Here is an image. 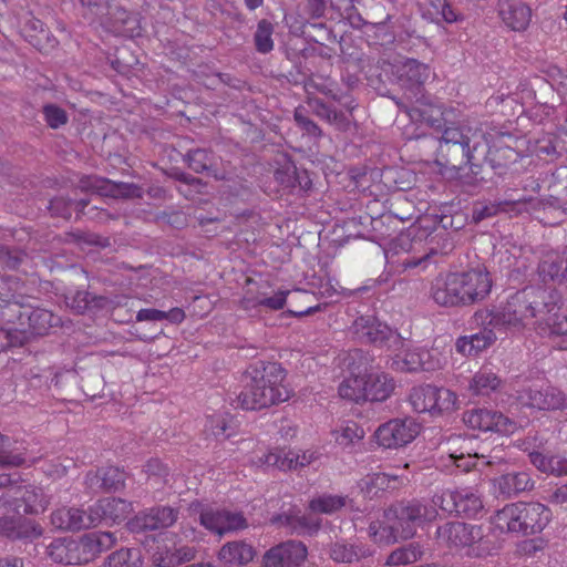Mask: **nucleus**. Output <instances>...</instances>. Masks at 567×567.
I'll return each mask as SVG.
<instances>
[{
    "mask_svg": "<svg viewBox=\"0 0 567 567\" xmlns=\"http://www.w3.org/2000/svg\"><path fill=\"white\" fill-rule=\"evenodd\" d=\"M289 293V290H278L272 296H268L260 286L256 289L249 287L240 299V308L247 312L256 313L259 312L261 307L278 311L285 308Z\"/></svg>",
    "mask_w": 567,
    "mask_h": 567,
    "instance_id": "20",
    "label": "nucleus"
},
{
    "mask_svg": "<svg viewBox=\"0 0 567 567\" xmlns=\"http://www.w3.org/2000/svg\"><path fill=\"white\" fill-rule=\"evenodd\" d=\"M534 484V481L527 472L507 473L496 480L499 493L506 496L530 491Z\"/></svg>",
    "mask_w": 567,
    "mask_h": 567,
    "instance_id": "37",
    "label": "nucleus"
},
{
    "mask_svg": "<svg viewBox=\"0 0 567 567\" xmlns=\"http://www.w3.org/2000/svg\"><path fill=\"white\" fill-rule=\"evenodd\" d=\"M126 473L116 466H106L96 472H89L85 476V484L89 488H102L105 491H117L125 484Z\"/></svg>",
    "mask_w": 567,
    "mask_h": 567,
    "instance_id": "26",
    "label": "nucleus"
},
{
    "mask_svg": "<svg viewBox=\"0 0 567 567\" xmlns=\"http://www.w3.org/2000/svg\"><path fill=\"white\" fill-rule=\"evenodd\" d=\"M436 534L450 548L468 558H486L494 550V544L482 525L450 522L440 526Z\"/></svg>",
    "mask_w": 567,
    "mask_h": 567,
    "instance_id": "5",
    "label": "nucleus"
},
{
    "mask_svg": "<svg viewBox=\"0 0 567 567\" xmlns=\"http://www.w3.org/2000/svg\"><path fill=\"white\" fill-rule=\"evenodd\" d=\"M527 203V199H518L514 202H499L498 204L484 205L482 207H475L473 212V218L475 221H481L485 218L495 216L501 210H507V207L515 203Z\"/></svg>",
    "mask_w": 567,
    "mask_h": 567,
    "instance_id": "60",
    "label": "nucleus"
},
{
    "mask_svg": "<svg viewBox=\"0 0 567 567\" xmlns=\"http://www.w3.org/2000/svg\"><path fill=\"white\" fill-rule=\"evenodd\" d=\"M520 513L525 519V535L540 533L551 519L550 509L540 503L520 502Z\"/></svg>",
    "mask_w": 567,
    "mask_h": 567,
    "instance_id": "30",
    "label": "nucleus"
},
{
    "mask_svg": "<svg viewBox=\"0 0 567 567\" xmlns=\"http://www.w3.org/2000/svg\"><path fill=\"white\" fill-rule=\"evenodd\" d=\"M274 31L275 27L269 20L261 19L258 21L254 33V44L258 53L267 54L274 50Z\"/></svg>",
    "mask_w": 567,
    "mask_h": 567,
    "instance_id": "49",
    "label": "nucleus"
},
{
    "mask_svg": "<svg viewBox=\"0 0 567 567\" xmlns=\"http://www.w3.org/2000/svg\"><path fill=\"white\" fill-rule=\"evenodd\" d=\"M287 374L279 362H251L241 377L237 406L244 411H261L287 402L293 395V390L286 382Z\"/></svg>",
    "mask_w": 567,
    "mask_h": 567,
    "instance_id": "1",
    "label": "nucleus"
},
{
    "mask_svg": "<svg viewBox=\"0 0 567 567\" xmlns=\"http://www.w3.org/2000/svg\"><path fill=\"white\" fill-rule=\"evenodd\" d=\"M128 14L130 12L124 8L113 7L111 4L109 12L104 17H100L97 21L107 31L114 33L115 35H120V29H124V23L126 22Z\"/></svg>",
    "mask_w": 567,
    "mask_h": 567,
    "instance_id": "53",
    "label": "nucleus"
},
{
    "mask_svg": "<svg viewBox=\"0 0 567 567\" xmlns=\"http://www.w3.org/2000/svg\"><path fill=\"white\" fill-rule=\"evenodd\" d=\"M400 346L399 352L392 359L391 367L394 370L402 372H414L419 370H431L433 365L429 363L425 357H429V352L423 348L410 349L403 341L402 344H392V347Z\"/></svg>",
    "mask_w": 567,
    "mask_h": 567,
    "instance_id": "24",
    "label": "nucleus"
},
{
    "mask_svg": "<svg viewBox=\"0 0 567 567\" xmlns=\"http://www.w3.org/2000/svg\"><path fill=\"white\" fill-rule=\"evenodd\" d=\"M408 402L415 413H427L432 417L449 415L457 409V395L453 391L432 384L413 386Z\"/></svg>",
    "mask_w": 567,
    "mask_h": 567,
    "instance_id": "6",
    "label": "nucleus"
},
{
    "mask_svg": "<svg viewBox=\"0 0 567 567\" xmlns=\"http://www.w3.org/2000/svg\"><path fill=\"white\" fill-rule=\"evenodd\" d=\"M395 389L394 379L384 372H370L367 374L365 401L384 402Z\"/></svg>",
    "mask_w": 567,
    "mask_h": 567,
    "instance_id": "31",
    "label": "nucleus"
},
{
    "mask_svg": "<svg viewBox=\"0 0 567 567\" xmlns=\"http://www.w3.org/2000/svg\"><path fill=\"white\" fill-rule=\"evenodd\" d=\"M329 555L336 563L352 564L362 557L369 556L370 553L354 545L337 542L331 545Z\"/></svg>",
    "mask_w": 567,
    "mask_h": 567,
    "instance_id": "46",
    "label": "nucleus"
},
{
    "mask_svg": "<svg viewBox=\"0 0 567 567\" xmlns=\"http://www.w3.org/2000/svg\"><path fill=\"white\" fill-rule=\"evenodd\" d=\"M308 106L318 117L336 125L339 130H344L350 123L348 115L343 111H338L333 104L326 103L320 99L310 100Z\"/></svg>",
    "mask_w": 567,
    "mask_h": 567,
    "instance_id": "41",
    "label": "nucleus"
},
{
    "mask_svg": "<svg viewBox=\"0 0 567 567\" xmlns=\"http://www.w3.org/2000/svg\"><path fill=\"white\" fill-rule=\"evenodd\" d=\"M334 443L343 451L353 452L365 436L364 429L355 421H344L331 431Z\"/></svg>",
    "mask_w": 567,
    "mask_h": 567,
    "instance_id": "28",
    "label": "nucleus"
},
{
    "mask_svg": "<svg viewBox=\"0 0 567 567\" xmlns=\"http://www.w3.org/2000/svg\"><path fill=\"white\" fill-rule=\"evenodd\" d=\"M396 516L395 525L391 527L382 526L379 522H372L369 525V534L377 544H392L398 538L408 539L414 536L415 526L423 522L435 519L437 511L419 501L409 502L394 509Z\"/></svg>",
    "mask_w": 567,
    "mask_h": 567,
    "instance_id": "4",
    "label": "nucleus"
},
{
    "mask_svg": "<svg viewBox=\"0 0 567 567\" xmlns=\"http://www.w3.org/2000/svg\"><path fill=\"white\" fill-rule=\"evenodd\" d=\"M439 142H497L504 136H509L496 126L488 123H480L476 120L453 122L444 125Z\"/></svg>",
    "mask_w": 567,
    "mask_h": 567,
    "instance_id": "8",
    "label": "nucleus"
},
{
    "mask_svg": "<svg viewBox=\"0 0 567 567\" xmlns=\"http://www.w3.org/2000/svg\"><path fill=\"white\" fill-rule=\"evenodd\" d=\"M285 163L275 171V179L285 188L297 187L298 169L292 161L282 156Z\"/></svg>",
    "mask_w": 567,
    "mask_h": 567,
    "instance_id": "55",
    "label": "nucleus"
},
{
    "mask_svg": "<svg viewBox=\"0 0 567 567\" xmlns=\"http://www.w3.org/2000/svg\"><path fill=\"white\" fill-rule=\"evenodd\" d=\"M199 522L207 530L219 537L248 527L243 513L226 508H204L200 512Z\"/></svg>",
    "mask_w": 567,
    "mask_h": 567,
    "instance_id": "13",
    "label": "nucleus"
},
{
    "mask_svg": "<svg viewBox=\"0 0 567 567\" xmlns=\"http://www.w3.org/2000/svg\"><path fill=\"white\" fill-rule=\"evenodd\" d=\"M518 400L523 405L539 411L567 410V396L547 383L527 386L520 391Z\"/></svg>",
    "mask_w": 567,
    "mask_h": 567,
    "instance_id": "12",
    "label": "nucleus"
},
{
    "mask_svg": "<svg viewBox=\"0 0 567 567\" xmlns=\"http://www.w3.org/2000/svg\"><path fill=\"white\" fill-rule=\"evenodd\" d=\"M368 373L352 371L339 385V395L343 399L362 402L365 401V386Z\"/></svg>",
    "mask_w": 567,
    "mask_h": 567,
    "instance_id": "43",
    "label": "nucleus"
},
{
    "mask_svg": "<svg viewBox=\"0 0 567 567\" xmlns=\"http://www.w3.org/2000/svg\"><path fill=\"white\" fill-rule=\"evenodd\" d=\"M538 275L544 282H567V249L546 254L538 265Z\"/></svg>",
    "mask_w": 567,
    "mask_h": 567,
    "instance_id": "25",
    "label": "nucleus"
},
{
    "mask_svg": "<svg viewBox=\"0 0 567 567\" xmlns=\"http://www.w3.org/2000/svg\"><path fill=\"white\" fill-rule=\"evenodd\" d=\"M297 125L305 131L309 136L319 137L321 130L319 126L308 116V111L305 107H297L293 114Z\"/></svg>",
    "mask_w": 567,
    "mask_h": 567,
    "instance_id": "62",
    "label": "nucleus"
},
{
    "mask_svg": "<svg viewBox=\"0 0 567 567\" xmlns=\"http://www.w3.org/2000/svg\"><path fill=\"white\" fill-rule=\"evenodd\" d=\"M178 518V511L169 506H157L137 514L127 522L131 532L154 530L171 527Z\"/></svg>",
    "mask_w": 567,
    "mask_h": 567,
    "instance_id": "19",
    "label": "nucleus"
},
{
    "mask_svg": "<svg viewBox=\"0 0 567 567\" xmlns=\"http://www.w3.org/2000/svg\"><path fill=\"white\" fill-rule=\"evenodd\" d=\"M256 555L254 547L244 540L228 542L218 551V560L227 566H245Z\"/></svg>",
    "mask_w": 567,
    "mask_h": 567,
    "instance_id": "29",
    "label": "nucleus"
},
{
    "mask_svg": "<svg viewBox=\"0 0 567 567\" xmlns=\"http://www.w3.org/2000/svg\"><path fill=\"white\" fill-rule=\"evenodd\" d=\"M493 278L484 267L450 271L431 286L433 301L444 308H465L484 301L492 291Z\"/></svg>",
    "mask_w": 567,
    "mask_h": 567,
    "instance_id": "2",
    "label": "nucleus"
},
{
    "mask_svg": "<svg viewBox=\"0 0 567 567\" xmlns=\"http://www.w3.org/2000/svg\"><path fill=\"white\" fill-rule=\"evenodd\" d=\"M520 514V502L505 505L491 518L493 526L502 533H519L522 523H517Z\"/></svg>",
    "mask_w": 567,
    "mask_h": 567,
    "instance_id": "38",
    "label": "nucleus"
},
{
    "mask_svg": "<svg viewBox=\"0 0 567 567\" xmlns=\"http://www.w3.org/2000/svg\"><path fill=\"white\" fill-rule=\"evenodd\" d=\"M484 509L482 496L474 487L458 488L457 514L466 517H477Z\"/></svg>",
    "mask_w": 567,
    "mask_h": 567,
    "instance_id": "42",
    "label": "nucleus"
},
{
    "mask_svg": "<svg viewBox=\"0 0 567 567\" xmlns=\"http://www.w3.org/2000/svg\"><path fill=\"white\" fill-rule=\"evenodd\" d=\"M302 34L313 43L323 44L324 41H337V35L324 22H311L307 20L302 24Z\"/></svg>",
    "mask_w": 567,
    "mask_h": 567,
    "instance_id": "52",
    "label": "nucleus"
},
{
    "mask_svg": "<svg viewBox=\"0 0 567 567\" xmlns=\"http://www.w3.org/2000/svg\"><path fill=\"white\" fill-rule=\"evenodd\" d=\"M81 187L102 196L113 198L141 197L142 189L133 184L113 183L106 178L87 176L81 179Z\"/></svg>",
    "mask_w": 567,
    "mask_h": 567,
    "instance_id": "21",
    "label": "nucleus"
},
{
    "mask_svg": "<svg viewBox=\"0 0 567 567\" xmlns=\"http://www.w3.org/2000/svg\"><path fill=\"white\" fill-rule=\"evenodd\" d=\"M92 508L93 515L97 516L96 526L103 520L114 524L121 523L125 520L134 509L131 502L117 497H104L99 499Z\"/></svg>",
    "mask_w": 567,
    "mask_h": 567,
    "instance_id": "23",
    "label": "nucleus"
},
{
    "mask_svg": "<svg viewBox=\"0 0 567 567\" xmlns=\"http://www.w3.org/2000/svg\"><path fill=\"white\" fill-rule=\"evenodd\" d=\"M544 305V292L534 287H526L512 295L504 305L487 311L476 312V317L492 328H505L520 330L530 324L537 326L534 321Z\"/></svg>",
    "mask_w": 567,
    "mask_h": 567,
    "instance_id": "3",
    "label": "nucleus"
},
{
    "mask_svg": "<svg viewBox=\"0 0 567 567\" xmlns=\"http://www.w3.org/2000/svg\"><path fill=\"white\" fill-rule=\"evenodd\" d=\"M347 504V496L323 494L309 502V509L318 514H333Z\"/></svg>",
    "mask_w": 567,
    "mask_h": 567,
    "instance_id": "51",
    "label": "nucleus"
},
{
    "mask_svg": "<svg viewBox=\"0 0 567 567\" xmlns=\"http://www.w3.org/2000/svg\"><path fill=\"white\" fill-rule=\"evenodd\" d=\"M406 477H400L398 475H391L388 473H372L365 475L358 483V486L364 497L373 498L379 495L380 492L396 488L402 485Z\"/></svg>",
    "mask_w": 567,
    "mask_h": 567,
    "instance_id": "27",
    "label": "nucleus"
},
{
    "mask_svg": "<svg viewBox=\"0 0 567 567\" xmlns=\"http://www.w3.org/2000/svg\"><path fill=\"white\" fill-rule=\"evenodd\" d=\"M307 555L308 549L301 542H284L265 553L261 567H299L307 559Z\"/></svg>",
    "mask_w": 567,
    "mask_h": 567,
    "instance_id": "16",
    "label": "nucleus"
},
{
    "mask_svg": "<svg viewBox=\"0 0 567 567\" xmlns=\"http://www.w3.org/2000/svg\"><path fill=\"white\" fill-rule=\"evenodd\" d=\"M143 558L138 548H121L110 554L104 567H141Z\"/></svg>",
    "mask_w": 567,
    "mask_h": 567,
    "instance_id": "47",
    "label": "nucleus"
},
{
    "mask_svg": "<svg viewBox=\"0 0 567 567\" xmlns=\"http://www.w3.org/2000/svg\"><path fill=\"white\" fill-rule=\"evenodd\" d=\"M497 11L502 21L513 31H524L532 18L530 8L520 0H498Z\"/></svg>",
    "mask_w": 567,
    "mask_h": 567,
    "instance_id": "22",
    "label": "nucleus"
},
{
    "mask_svg": "<svg viewBox=\"0 0 567 567\" xmlns=\"http://www.w3.org/2000/svg\"><path fill=\"white\" fill-rule=\"evenodd\" d=\"M532 464L543 473L555 476L567 475V458L556 455L546 456L539 452L529 454Z\"/></svg>",
    "mask_w": 567,
    "mask_h": 567,
    "instance_id": "45",
    "label": "nucleus"
},
{
    "mask_svg": "<svg viewBox=\"0 0 567 567\" xmlns=\"http://www.w3.org/2000/svg\"><path fill=\"white\" fill-rule=\"evenodd\" d=\"M179 186L177 190L186 198L193 199L195 193H202L200 188L204 186L202 181L197 177L188 176L186 174L178 175Z\"/></svg>",
    "mask_w": 567,
    "mask_h": 567,
    "instance_id": "63",
    "label": "nucleus"
},
{
    "mask_svg": "<svg viewBox=\"0 0 567 567\" xmlns=\"http://www.w3.org/2000/svg\"><path fill=\"white\" fill-rule=\"evenodd\" d=\"M391 69L409 101L426 103L424 84L431 73L427 64L415 59H406L400 65H391Z\"/></svg>",
    "mask_w": 567,
    "mask_h": 567,
    "instance_id": "9",
    "label": "nucleus"
},
{
    "mask_svg": "<svg viewBox=\"0 0 567 567\" xmlns=\"http://www.w3.org/2000/svg\"><path fill=\"white\" fill-rule=\"evenodd\" d=\"M494 328H484L477 333L462 336L456 340V351L463 355L473 357L489 348L495 341Z\"/></svg>",
    "mask_w": 567,
    "mask_h": 567,
    "instance_id": "32",
    "label": "nucleus"
},
{
    "mask_svg": "<svg viewBox=\"0 0 567 567\" xmlns=\"http://www.w3.org/2000/svg\"><path fill=\"white\" fill-rule=\"evenodd\" d=\"M422 429V423L413 416L394 417L380 424L373 439L380 447L398 450L412 443Z\"/></svg>",
    "mask_w": 567,
    "mask_h": 567,
    "instance_id": "7",
    "label": "nucleus"
},
{
    "mask_svg": "<svg viewBox=\"0 0 567 567\" xmlns=\"http://www.w3.org/2000/svg\"><path fill=\"white\" fill-rule=\"evenodd\" d=\"M463 421L473 430L489 431L503 435L513 434L517 427L516 423L503 413L488 409L466 411L463 415Z\"/></svg>",
    "mask_w": 567,
    "mask_h": 567,
    "instance_id": "14",
    "label": "nucleus"
},
{
    "mask_svg": "<svg viewBox=\"0 0 567 567\" xmlns=\"http://www.w3.org/2000/svg\"><path fill=\"white\" fill-rule=\"evenodd\" d=\"M358 4L364 11L365 23L369 29L388 32V22L391 20L390 12L386 11L385 4L378 0H359Z\"/></svg>",
    "mask_w": 567,
    "mask_h": 567,
    "instance_id": "36",
    "label": "nucleus"
},
{
    "mask_svg": "<svg viewBox=\"0 0 567 567\" xmlns=\"http://www.w3.org/2000/svg\"><path fill=\"white\" fill-rule=\"evenodd\" d=\"M535 329L539 334L557 338V346L560 350H567V317L563 313H550L545 322L539 321Z\"/></svg>",
    "mask_w": 567,
    "mask_h": 567,
    "instance_id": "33",
    "label": "nucleus"
},
{
    "mask_svg": "<svg viewBox=\"0 0 567 567\" xmlns=\"http://www.w3.org/2000/svg\"><path fill=\"white\" fill-rule=\"evenodd\" d=\"M502 380L488 367H482L472 378L470 390L475 395H489L499 389Z\"/></svg>",
    "mask_w": 567,
    "mask_h": 567,
    "instance_id": "44",
    "label": "nucleus"
},
{
    "mask_svg": "<svg viewBox=\"0 0 567 567\" xmlns=\"http://www.w3.org/2000/svg\"><path fill=\"white\" fill-rule=\"evenodd\" d=\"M48 557L62 565H79L75 538L60 537L53 539L47 547Z\"/></svg>",
    "mask_w": 567,
    "mask_h": 567,
    "instance_id": "35",
    "label": "nucleus"
},
{
    "mask_svg": "<svg viewBox=\"0 0 567 567\" xmlns=\"http://www.w3.org/2000/svg\"><path fill=\"white\" fill-rule=\"evenodd\" d=\"M377 90L380 95L390 97V91L385 86L383 89L378 87ZM391 99L401 111L408 114L411 121L425 124L436 132H441L444 125L449 123V115L451 113L443 112L440 107L430 105L429 97H426V103H420L421 106H408L399 97L391 96Z\"/></svg>",
    "mask_w": 567,
    "mask_h": 567,
    "instance_id": "15",
    "label": "nucleus"
},
{
    "mask_svg": "<svg viewBox=\"0 0 567 567\" xmlns=\"http://www.w3.org/2000/svg\"><path fill=\"white\" fill-rule=\"evenodd\" d=\"M97 516L93 515L92 506L89 511L78 507L62 506L51 514V524L56 529L78 532L96 526Z\"/></svg>",
    "mask_w": 567,
    "mask_h": 567,
    "instance_id": "18",
    "label": "nucleus"
},
{
    "mask_svg": "<svg viewBox=\"0 0 567 567\" xmlns=\"http://www.w3.org/2000/svg\"><path fill=\"white\" fill-rule=\"evenodd\" d=\"M353 333L363 343L374 346L402 344L403 340L386 323L381 322L373 316H361L352 324Z\"/></svg>",
    "mask_w": 567,
    "mask_h": 567,
    "instance_id": "11",
    "label": "nucleus"
},
{
    "mask_svg": "<svg viewBox=\"0 0 567 567\" xmlns=\"http://www.w3.org/2000/svg\"><path fill=\"white\" fill-rule=\"evenodd\" d=\"M112 303L106 297L93 296L87 291H75L72 296L66 297V305L75 313H84L86 311L104 309Z\"/></svg>",
    "mask_w": 567,
    "mask_h": 567,
    "instance_id": "39",
    "label": "nucleus"
},
{
    "mask_svg": "<svg viewBox=\"0 0 567 567\" xmlns=\"http://www.w3.org/2000/svg\"><path fill=\"white\" fill-rule=\"evenodd\" d=\"M117 542L111 532H93L75 538L79 565L93 561L103 551L111 549Z\"/></svg>",
    "mask_w": 567,
    "mask_h": 567,
    "instance_id": "17",
    "label": "nucleus"
},
{
    "mask_svg": "<svg viewBox=\"0 0 567 567\" xmlns=\"http://www.w3.org/2000/svg\"><path fill=\"white\" fill-rule=\"evenodd\" d=\"M292 451L286 447H272L256 461H251V465L257 467H275L279 471L292 470Z\"/></svg>",
    "mask_w": 567,
    "mask_h": 567,
    "instance_id": "40",
    "label": "nucleus"
},
{
    "mask_svg": "<svg viewBox=\"0 0 567 567\" xmlns=\"http://www.w3.org/2000/svg\"><path fill=\"white\" fill-rule=\"evenodd\" d=\"M22 33L35 48L40 47L42 40L48 39L49 35V31L45 29L44 23L32 16L27 18L22 27Z\"/></svg>",
    "mask_w": 567,
    "mask_h": 567,
    "instance_id": "54",
    "label": "nucleus"
},
{
    "mask_svg": "<svg viewBox=\"0 0 567 567\" xmlns=\"http://www.w3.org/2000/svg\"><path fill=\"white\" fill-rule=\"evenodd\" d=\"M11 539H34L43 534L42 526L34 519L22 516L13 517Z\"/></svg>",
    "mask_w": 567,
    "mask_h": 567,
    "instance_id": "50",
    "label": "nucleus"
},
{
    "mask_svg": "<svg viewBox=\"0 0 567 567\" xmlns=\"http://www.w3.org/2000/svg\"><path fill=\"white\" fill-rule=\"evenodd\" d=\"M481 457L485 458V455L484 454L480 455L478 453L472 454L470 451L464 449L463 445L461 446L460 453L452 452L450 454V458L454 462L456 467L461 468L464 472H468L472 467H474L476 460H478Z\"/></svg>",
    "mask_w": 567,
    "mask_h": 567,
    "instance_id": "61",
    "label": "nucleus"
},
{
    "mask_svg": "<svg viewBox=\"0 0 567 567\" xmlns=\"http://www.w3.org/2000/svg\"><path fill=\"white\" fill-rule=\"evenodd\" d=\"M186 163L196 173L207 171L213 165V156L205 148H196L187 153Z\"/></svg>",
    "mask_w": 567,
    "mask_h": 567,
    "instance_id": "57",
    "label": "nucleus"
},
{
    "mask_svg": "<svg viewBox=\"0 0 567 567\" xmlns=\"http://www.w3.org/2000/svg\"><path fill=\"white\" fill-rule=\"evenodd\" d=\"M75 466V462L71 457H55L44 462L41 466L43 473L51 478H60L66 475L68 471Z\"/></svg>",
    "mask_w": 567,
    "mask_h": 567,
    "instance_id": "56",
    "label": "nucleus"
},
{
    "mask_svg": "<svg viewBox=\"0 0 567 567\" xmlns=\"http://www.w3.org/2000/svg\"><path fill=\"white\" fill-rule=\"evenodd\" d=\"M22 505L25 514L38 515L47 511L50 497L42 488L32 485L11 486L0 496V507L19 513Z\"/></svg>",
    "mask_w": 567,
    "mask_h": 567,
    "instance_id": "10",
    "label": "nucleus"
},
{
    "mask_svg": "<svg viewBox=\"0 0 567 567\" xmlns=\"http://www.w3.org/2000/svg\"><path fill=\"white\" fill-rule=\"evenodd\" d=\"M28 320V331L31 334L43 336L48 331L58 324L59 318H56L51 311L43 308L25 309L20 313L19 319Z\"/></svg>",
    "mask_w": 567,
    "mask_h": 567,
    "instance_id": "34",
    "label": "nucleus"
},
{
    "mask_svg": "<svg viewBox=\"0 0 567 567\" xmlns=\"http://www.w3.org/2000/svg\"><path fill=\"white\" fill-rule=\"evenodd\" d=\"M457 497H458V488L455 491L445 489L439 494H435L432 498V507L436 509V507L441 508L443 512L452 514H457Z\"/></svg>",
    "mask_w": 567,
    "mask_h": 567,
    "instance_id": "58",
    "label": "nucleus"
},
{
    "mask_svg": "<svg viewBox=\"0 0 567 567\" xmlns=\"http://www.w3.org/2000/svg\"><path fill=\"white\" fill-rule=\"evenodd\" d=\"M205 429L210 432L214 436L224 435L230 437L231 433H227L228 422L225 415L214 414L206 417Z\"/></svg>",
    "mask_w": 567,
    "mask_h": 567,
    "instance_id": "64",
    "label": "nucleus"
},
{
    "mask_svg": "<svg viewBox=\"0 0 567 567\" xmlns=\"http://www.w3.org/2000/svg\"><path fill=\"white\" fill-rule=\"evenodd\" d=\"M42 113L44 121L51 128H59L65 125L69 121L66 111L53 103L43 105Z\"/></svg>",
    "mask_w": 567,
    "mask_h": 567,
    "instance_id": "59",
    "label": "nucleus"
},
{
    "mask_svg": "<svg viewBox=\"0 0 567 567\" xmlns=\"http://www.w3.org/2000/svg\"><path fill=\"white\" fill-rule=\"evenodd\" d=\"M423 556V550L420 544L411 543L406 546L393 550L386 558L385 565L400 566L411 565L420 560Z\"/></svg>",
    "mask_w": 567,
    "mask_h": 567,
    "instance_id": "48",
    "label": "nucleus"
}]
</instances>
